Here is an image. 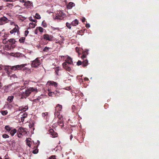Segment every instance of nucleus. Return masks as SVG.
Returning a JSON list of instances; mask_svg holds the SVG:
<instances>
[{"instance_id": "obj_12", "label": "nucleus", "mask_w": 159, "mask_h": 159, "mask_svg": "<svg viewBox=\"0 0 159 159\" xmlns=\"http://www.w3.org/2000/svg\"><path fill=\"white\" fill-rule=\"evenodd\" d=\"M49 132L52 136V137L54 138L57 137V133L55 132L53 129H51L49 130Z\"/></svg>"}, {"instance_id": "obj_31", "label": "nucleus", "mask_w": 159, "mask_h": 159, "mask_svg": "<svg viewBox=\"0 0 159 159\" xmlns=\"http://www.w3.org/2000/svg\"><path fill=\"white\" fill-rule=\"evenodd\" d=\"M29 81H28V80H25V81H24V86H23L25 88L26 87L27 85H28V83L29 82Z\"/></svg>"}, {"instance_id": "obj_46", "label": "nucleus", "mask_w": 159, "mask_h": 159, "mask_svg": "<svg viewBox=\"0 0 159 159\" xmlns=\"http://www.w3.org/2000/svg\"><path fill=\"white\" fill-rule=\"evenodd\" d=\"M29 20L31 22H37V20H33V19H31V17H30L29 18Z\"/></svg>"}, {"instance_id": "obj_63", "label": "nucleus", "mask_w": 159, "mask_h": 159, "mask_svg": "<svg viewBox=\"0 0 159 159\" xmlns=\"http://www.w3.org/2000/svg\"><path fill=\"white\" fill-rule=\"evenodd\" d=\"M2 86V83H0V88H1Z\"/></svg>"}, {"instance_id": "obj_42", "label": "nucleus", "mask_w": 159, "mask_h": 159, "mask_svg": "<svg viewBox=\"0 0 159 159\" xmlns=\"http://www.w3.org/2000/svg\"><path fill=\"white\" fill-rule=\"evenodd\" d=\"M71 89L70 87H65L64 89H63H63H65L66 90H70V89Z\"/></svg>"}, {"instance_id": "obj_10", "label": "nucleus", "mask_w": 159, "mask_h": 159, "mask_svg": "<svg viewBox=\"0 0 159 159\" xmlns=\"http://www.w3.org/2000/svg\"><path fill=\"white\" fill-rule=\"evenodd\" d=\"M64 93L63 89H60V90H56L55 91V95L56 96H59L61 94Z\"/></svg>"}, {"instance_id": "obj_56", "label": "nucleus", "mask_w": 159, "mask_h": 159, "mask_svg": "<svg viewBox=\"0 0 159 159\" xmlns=\"http://www.w3.org/2000/svg\"><path fill=\"white\" fill-rule=\"evenodd\" d=\"M20 1L24 3H25V0H20Z\"/></svg>"}, {"instance_id": "obj_1", "label": "nucleus", "mask_w": 159, "mask_h": 159, "mask_svg": "<svg viewBox=\"0 0 159 159\" xmlns=\"http://www.w3.org/2000/svg\"><path fill=\"white\" fill-rule=\"evenodd\" d=\"M73 62L72 59L69 57L68 56L65 62L62 64L63 66L64 69L68 71H70L71 70V67Z\"/></svg>"}, {"instance_id": "obj_2", "label": "nucleus", "mask_w": 159, "mask_h": 159, "mask_svg": "<svg viewBox=\"0 0 159 159\" xmlns=\"http://www.w3.org/2000/svg\"><path fill=\"white\" fill-rule=\"evenodd\" d=\"M27 64H22L20 65H17L16 66H12L11 67V69L12 70H27L30 72V70L29 69L27 68L26 67H25V66H26Z\"/></svg>"}, {"instance_id": "obj_54", "label": "nucleus", "mask_w": 159, "mask_h": 159, "mask_svg": "<svg viewBox=\"0 0 159 159\" xmlns=\"http://www.w3.org/2000/svg\"><path fill=\"white\" fill-rule=\"evenodd\" d=\"M39 98H36L35 99H34L33 100V101H36L37 100H39Z\"/></svg>"}, {"instance_id": "obj_49", "label": "nucleus", "mask_w": 159, "mask_h": 159, "mask_svg": "<svg viewBox=\"0 0 159 159\" xmlns=\"http://www.w3.org/2000/svg\"><path fill=\"white\" fill-rule=\"evenodd\" d=\"M29 33V31H28V30L25 31V36H26L27 35V34H28Z\"/></svg>"}, {"instance_id": "obj_48", "label": "nucleus", "mask_w": 159, "mask_h": 159, "mask_svg": "<svg viewBox=\"0 0 159 159\" xmlns=\"http://www.w3.org/2000/svg\"><path fill=\"white\" fill-rule=\"evenodd\" d=\"M38 30H37V27H36V29H35V30L34 31V33L35 34H38Z\"/></svg>"}, {"instance_id": "obj_14", "label": "nucleus", "mask_w": 159, "mask_h": 159, "mask_svg": "<svg viewBox=\"0 0 159 159\" xmlns=\"http://www.w3.org/2000/svg\"><path fill=\"white\" fill-rule=\"evenodd\" d=\"M18 131L19 133H20V134H25L26 133V131L25 129H24V128L22 127L19 128Z\"/></svg>"}, {"instance_id": "obj_3", "label": "nucleus", "mask_w": 159, "mask_h": 159, "mask_svg": "<svg viewBox=\"0 0 159 159\" xmlns=\"http://www.w3.org/2000/svg\"><path fill=\"white\" fill-rule=\"evenodd\" d=\"M38 92V89L35 87H30L29 89H26L25 92H23L24 96L28 97L32 92Z\"/></svg>"}, {"instance_id": "obj_36", "label": "nucleus", "mask_w": 159, "mask_h": 159, "mask_svg": "<svg viewBox=\"0 0 159 159\" xmlns=\"http://www.w3.org/2000/svg\"><path fill=\"white\" fill-rule=\"evenodd\" d=\"M35 18L36 19H40L41 18V17L39 14L38 13H36L35 15Z\"/></svg>"}, {"instance_id": "obj_58", "label": "nucleus", "mask_w": 159, "mask_h": 159, "mask_svg": "<svg viewBox=\"0 0 159 159\" xmlns=\"http://www.w3.org/2000/svg\"><path fill=\"white\" fill-rule=\"evenodd\" d=\"M56 70H59V68L58 67H56Z\"/></svg>"}, {"instance_id": "obj_50", "label": "nucleus", "mask_w": 159, "mask_h": 159, "mask_svg": "<svg viewBox=\"0 0 159 159\" xmlns=\"http://www.w3.org/2000/svg\"><path fill=\"white\" fill-rule=\"evenodd\" d=\"M86 57V56L84 54L83 55L81 56V59H84V58H85Z\"/></svg>"}, {"instance_id": "obj_21", "label": "nucleus", "mask_w": 159, "mask_h": 159, "mask_svg": "<svg viewBox=\"0 0 159 159\" xmlns=\"http://www.w3.org/2000/svg\"><path fill=\"white\" fill-rule=\"evenodd\" d=\"M79 24V21L77 19H75V20H73L71 22V25H73V26H76V25H78Z\"/></svg>"}, {"instance_id": "obj_44", "label": "nucleus", "mask_w": 159, "mask_h": 159, "mask_svg": "<svg viewBox=\"0 0 159 159\" xmlns=\"http://www.w3.org/2000/svg\"><path fill=\"white\" fill-rule=\"evenodd\" d=\"M48 159H56L55 156H52L50 157H49Z\"/></svg>"}, {"instance_id": "obj_32", "label": "nucleus", "mask_w": 159, "mask_h": 159, "mask_svg": "<svg viewBox=\"0 0 159 159\" xmlns=\"http://www.w3.org/2000/svg\"><path fill=\"white\" fill-rule=\"evenodd\" d=\"M1 112L2 115H6L8 113V112L7 111H1Z\"/></svg>"}, {"instance_id": "obj_13", "label": "nucleus", "mask_w": 159, "mask_h": 159, "mask_svg": "<svg viewBox=\"0 0 159 159\" xmlns=\"http://www.w3.org/2000/svg\"><path fill=\"white\" fill-rule=\"evenodd\" d=\"M7 19L5 17H3L0 18V25H3L7 22Z\"/></svg>"}, {"instance_id": "obj_34", "label": "nucleus", "mask_w": 159, "mask_h": 159, "mask_svg": "<svg viewBox=\"0 0 159 159\" xmlns=\"http://www.w3.org/2000/svg\"><path fill=\"white\" fill-rule=\"evenodd\" d=\"M25 39V37H22L20 38V39L19 40V41L20 43H23L24 42Z\"/></svg>"}, {"instance_id": "obj_19", "label": "nucleus", "mask_w": 159, "mask_h": 159, "mask_svg": "<svg viewBox=\"0 0 159 159\" xmlns=\"http://www.w3.org/2000/svg\"><path fill=\"white\" fill-rule=\"evenodd\" d=\"M48 95L49 96L52 97L53 94L55 95V92H52L50 87L48 88Z\"/></svg>"}, {"instance_id": "obj_53", "label": "nucleus", "mask_w": 159, "mask_h": 159, "mask_svg": "<svg viewBox=\"0 0 159 159\" xmlns=\"http://www.w3.org/2000/svg\"><path fill=\"white\" fill-rule=\"evenodd\" d=\"M15 0H6V2H14Z\"/></svg>"}, {"instance_id": "obj_62", "label": "nucleus", "mask_w": 159, "mask_h": 159, "mask_svg": "<svg viewBox=\"0 0 159 159\" xmlns=\"http://www.w3.org/2000/svg\"><path fill=\"white\" fill-rule=\"evenodd\" d=\"M73 137H72V135H70V139H72V138H73Z\"/></svg>"}, {"instance_id": "obj_43", "label": "nucleus", "mask_w": 159, "mask_h": 159, "mask_svg": "<svg viewBox=\"0 0 159 159\" xmlns=\"http://www.w3.org/2000/svg\"><path fill=\"white\" fill-rule=\"evenodd\" d=\"M52 29L54 31V30H57L58 31H61L59 29V28H52Z\"/></svg>"}, {"instance_id": "obj_39", "label": "nucleus", "mask_w": 159, "mask_h": 159, "mask_svg": "<svg viewBox=\"0 0 159 159\" xmlns=\"http://www.w3.org/2000/svg\"><path fill=\"white\" fill-rule=\"evenodd\" d=\"M9 137V135L7 134H3L2 135V137L4 139H7V138H8Z\"/></svg>"}, {"instance_id": "obj_5", "label": "nucleus", "mask_w": 159, "mask_h": 159, "mask_svg": "<svg viewBox=\"0 0 159 159\" xmlns=\"http://www.w3.org/2000/svg\"><path fill=\"white\" fill-rule=\"evenodd\" d=\"M42 61L38 58H37L31 62V66L32 67H38L41 64Z\"/></svg>"}, {"instance_id": "obj_18", "label": "nucleus", "mask_w": 159, "mask_h": 159, "mask_svg": "<svg viewBox=\"0 0 159 159\" xmlns=\"http://www.w3.org/2000/svg\"><path fill=\"white\" fill-rule=\"evenodd\" d=\"M2 67L4 68V70H5L6 71V73L7 75H9L10 74V72L9 71V67L8 66H3L2 65Z\"/></svg>"}, {"instance_id": "obj_9", "label": "nucleus", "mask_w": 159, "mask_h": 159, "mask_svg": "<svg viewBox=\"0 0 159 159\" xmlns=\"http://www.w3.org/2000/svg\"><path fill=\"white\" fill-rule=\"evenodd\" d=\"M43 38L44 39L46 40L51 41L53 40V37L52 35H49L48 34H45L43 35Z\"/></svg>"}, {"instance_id": "obj_52", "label": "nucleus", "mask_w": 159, "mask_h": 159, "mask_svg": "<svg viewBox=\"0 0 159 159\" xmlns=\"http://www.w3.org/2000/svg\"><path fill=\"white\" fill-rule=\"evenodd\" d=\"M85 18H84V17H83L81 20L83 22H84L85 21Z\"/></svg>"}, {"instance_id": "obj_37", "label": "nucleus", "mask_w": 159, "mask_h": 159, "mask_svg": "<svg viewBox=\"0 0 159 159\" xmlns=\"http://www.w3.org/2000/svg\"><path fill=\"white\" fill-rule=\"evenodd\" d=\"M59 119L61 120L60 121L58 122L59 125H60L61 126H63V121H62L60 117H59Z\"/></svg>"}, {"instance_id": "obj_26", "label": "nucleus", "mask_w": 159, "mask_h": 159, "mask_svg": "<svg viewBox=\"0 0 159 159\" xmlns=\"http://www.w3.org/2000/svg\"><path fill=\"white\" fill-rule=\"evenodd\" d=\"M12 129L11 127H10V126H8V125H6V126H5V129L8 132H10V131Z\"/></svg>"}, {"instance_id": "obj_60", "label": "nucleus", "mask_w": 159, "mask_h": 159, "mask_svg": "<svg viewBox=\"0 0 159 159\" xmlns=\"http://www.w3.org/2000/svg\"><path fill=\"white\" fill-rule=\"evenodd\" d=\"M84 80H86V81H87V80H88L89 79H88V78H84Z\"/></svg>"}, {"instance_id": "obj_29", "label": "nucleus", "mask_w": 159, "mask_h": 159, "mask_svg": "<svg viewBox=\"0 0 159 159\" xmlns=\"http://www.w3.org/2000/svg\"><path fill=\"white\" fill-rule=\"evenodd\" d=\"M37 30H38V31L40 33H43L44 31V29H43V28L40 26L37 27Z\"/></svg>"}, {"instance_id": "obj_38", "label": "nucleus", "mask_w": 159, "mask_h": 159, "mask_svg": "<svg viewBox=\"0 0 159 159\" xmlns=\"http://www.w3.org/2000/svg\"><path fill=\"white\" fill-rule=\"evenodd\" d=\"M42 25L43 26L44 28H46V27L47 26V25L46 23L44 21H43L42 23Z\"/></svg>"}, {"instance_id": "obj_45", "label": "nucleus", "mask_w": 159, "mask_h": 159, "mask_svg": "<svg viewBox=\"0 0 159 159\" xmlns=\"http://www.w3.org/2000/svg\"><path fill=\"white\" fill-rule=\"evenodd\" d=\"M82 64V62L80 61H79L77 63V64L78 66Z\"/></svg>"}, {"instance_id": "obj_22", "label": "nucleus", "mask_w": 159, "mask_h": 159, "mask_svg": "<svg viewBox=\"0 0 159 159\" xmlns=\"http://www.w3.org/2000/svg\"><path fill=\"white\" fill-rule=\"evenodd\" d=\"M61 150V148L60 146H57L55 148H54L52 149V151L53 152H59Z\"/></svg>"}, {"instance_id": "obj_15", "label": "nucleus", "mask_w": 159, "mask_h": 159, "mask_svg": "<svg viewBox=\"0 0 159 159\" xmlns=\"http://www.w3.org/2000/svg\"><path fill=\"white\" fill-rule=\"evenodd\" d=\"M24 5L25 6L26 8H29L30 6L32 5L31 2L29 1L25 2V3H24Z\"/></svg>"}, {"instance_id": "obj_20", "label": "nucleus", "mask_w": 159, "mask_h": 159, "mask_svg": "<svg viewBox=\"0 0 159 159\" xmlns=\"http://www.w3.org/2000/svg\"><path fill=\"white\" fill-rule=\"evenodd\" d=\"M60 37L61 38V39L59 41H57V43H59V44H61L63 43L64 41V40H65V39L64 37H62V36H60Z\"/></svg>"}, {"instance_id": "obj_27", "label": "nucleus", "mask_w": 159, "mask_h": 159, "mask_svg": "<svg viewBox=\"0 0 159 159\" xmlns=\"http://www.w3.org/2000/svg\"><path fill=\"white\" fill-rule=\"evenodd\" d=\"M14 98V96H9L7 98V100L9 102H12L13 99Z\"/></svg>"}, {"instance_id": "obj_64", "label": "nucleus", "mask_w": 159, "mask_h": 159, "mask_svg": "<svg viewBox=\"0 0 159 159\" xmlns=\"http://www.w3.org/2000/svg\"><path fill=\"white\" fill-rule=\"evenodd\" d=\"M3 42L4 43H6V40H4L3 41Z\"/></svg>"}, {"instance_id": "obj_23", "label": "nucleus", "mask_w": 159, "mask_h": 159, "mask_svg": "<svg viewBox=\"0 0 159 159\" xmlns=\"http://www.w3.org/2000/svg\"><path fill=\"white\" fill-rule=\"evenodd\" d=\"M36 22H33L29 24V26L30 28H34L36 25Z\"/></svg>"}, {"instance_id": "obj_59", "label": "nucleus", "mask_w": 159, "mask_h": 159, "mask_svg": "<svg viewBox=\"0 0 159 159\" xmlns=\"http://www.w3.org/2000/svg\"><path fill=\"white\" fill-rule=\"evenodd\" d=\"M79 49V48H78V47H76V51H78V50Z\"/></svg>"}, {"instance_id": "obj_41", "label": "nucleus", "mask_w": 159, "mask_h": 159, "mask_svg": "<svg viewBox=\"0 0 159 159\" xmlns=\"http://www.w3.org/2000/svg\"><path fill=\"white\" fill-rule=\"evenodd\" d=\"M38 150L37 149H35L33 150V153H34V154H36V153H38Z\"/></svg>"}, {"instance_id": "obj_4", "label": "nucleus", "mask_w": 159, "mask_h": 159, "mask_svg": "<svg viewBox=\"0 0 159 159\" xmlns=\"http://www.w3.org/2000/svg\"><path fill=\"white\" fill-rule=\"evenodd\" d=\"M65 17H66V14H64L61 11H58L54 19L58 20H62Z\"/></svg>"}, {"instance_id": "obj_55", "label": "nucleus", "mask_w": 159, "mask_h": 159, "mask_svg": "<svg viewBox=\"0 0 159 159\" xmlns=\"http://www.w3.org/2000/svg\"><path fill=\"white\" fill-rule=\"evenodd\" d=\"M2 67L3 66L2 64H0V70H2Z\"/></svg>"}, {"instance_id": "obj_30", "label": "nucleus", "mask_w": 159, "mask_h": 159, "mask_svg": "<svg viewBox=\"0 0 159 159\" xmlns=\"http://www.w3.org/2000/svg\"><path fill=\"white\" fill-rule=\"evenodd\" d=\"M30 139H31L30 138L27 139H26L27 144V145H28V146L30 147Z\"/></svg>"}, {"instance_id": "obj_17", "label": "nucleus", "mask_w": 159, "mask_h": 159, "mask_svg": "<svg viewBox=\"0 0 159 159\" xmlns=\"http://www.w3.org/2000/svg\"><path fill=\"white\" fill-rule=\"evenodd\" d=\"M75 5V4L74 3L70 2H69L68 5H67V8L68 9H71L73 7H74Z\"/></svg>"}, {"instance_id": "obj_51", "label": "nucleus", "mask_w": 159, "mask_h": 159, "mask_svg": "<svg viewBox=\"0 0 159 159\" xmlns=\"http://www.w3.org/2000/svg\"><path fill=\"white\" fill-rule=\"evenodd\" d=\"M86 28H89L90 27V25L89 24H87L86 25Z\"/></svg>"}, {"instance_id": "obj_57", "label": "nucleus", "mask_w": 159, "mask_h": 159, "mask_svg": "<svg viewBox=\"0 0 159 159\" xmlns=\"http://www.w3.org/2000/svg\"><path fill=\"white\" fill-rule=\"evenodd\" d=\"M3 8V6H0V10L2 9Z\"/></svg>"}, {"instance_id": "obj_11", "label": "nucleus", "mask_w": 159, "mask_h": 159, "mask_svg": "<svg viewBox=\"0 0 159 159\" xmlns=\"http://www.w3.org/2000/svg\"><path fill=\"white\" fill-rule=\"evenodd\" d=\"M19 31V28L17 25H15V27L10 31V33L11 34H13L15 33H18Z\"/></svg>"}, {"instance_id": "obj_61", "label": "nucleus", "mask_w": 159, "mask_h": 159, "mask_svg": "<svg viewBox=\"0 0 159 159\" xmlns=\"http://www.w3.org/2000/svg\"><path fill=\"white\" fill-rule=\"evenodd\" d=\"M12 76L13 78H15V77H16V76L15 75H12Z\"/></svg>"}, {"instance_id": "obj_7", "label": "nucleus", "mask_w": 159, "mask_h": 159, "mask_svg": "<svg viewBox=\"0 0 159 159\" xmlns=\"http://www.w3.org/2000/svg\"><path fill=\"white\" fill-rule=\"evenodd\" d=\"M62 108V106L61 105H60V104H58L57 105L55 109L56 112L55 114V116L58 117V116L60 115L59 111H61Z\"/></svg>"}, {"instance_id": "obj_33", "label": "nucleus", "mask_w": 159, "mask_h": 159, "mask_svg": "<svg viewBox=\"0 0 159 159\" xmlns=\"http://www.w3.org/2000/svg\"><path fill=\"white\" fill-rule=\"evenodd\" d=\"M8 41L10 43H14L15 42V40L13 39H9V40H8Z\"/></svg>"}, {"instance_id": "obj_16", "label": "nucleus", "mask_w": 159, "mask_h": 159, "mask_svg": "<svg viewBox=\"0 0 159 159\" xmlns=\"http://www.w3.org/2000/svg\"><path fill=\"white\" fill-rule=\"evenodd\" d=\"M21 112H20V115H21V121L23 122L25 119V118L27 116V114L26 113V112H25L23 113V114H21Z\"/></svg>"}, {"instance_id": "obj_6", "label": "nucleus", "mask_w": 159, "mask_h": 159, "mask_svg": "<svg viewBox=\"0 0 159 159\" xmlns=\"http://www.w3.org/2000/svg\"><path fill=\"white\" fill-rule=\"evenodd\" d=\"M46 85L48 86V88L50 87V89H53V88L52 87V86H53V87L56 88L58 84L57 83L54 82V81H50L47 82Z\"/></svg>"}, {"instance_id": "obj_28", "label": "nucleus", "mask_w": 159, "mask_h": 159, "mask_svg": "<svg viewBox=\"0 0 159 159\" xmlns=\"http://www.w3.org/2000/svg\"><path fill=\"white\" fill-rule=\"evenodd\" d=\"M87 65H88V61L87 60H85L83 61L82 65L83 67H85Z\"/></svg>"}, {"instance_id": "obj_24", "label": "nucleus", "mask_w": 159, "mask_h": 159, "mask_svg": "<svg viewBox=\"0 0 159 159\" xmlns=\"http://www.w3.org/2000/svg\"><path fill=\"white\" fill-rule=\"evenodd\" d=\"M28 106H25L24 107H19V110L20 111H25L27 110H28Z\"/></svg>"}, {"instance_id": "obj_8", "label": "nucleus", "mask_w": 159, "mask_h": 159, "mask_svg": "<svg viewBox=\"0 0 159 159\" xmlns=\"http://www.w3.org/2000/svg\"><path fill=\"white\" fill-rule=\"evenodd\" d=\"M12 85L13 84H11L7 86H5L4 87V90L5 92H11L14 89L12 86Z\"/></svg>"}, {"instance_id": "obj_40", "label": "nucleus", "mask_w": 159, "mask_h": 159, "mask_svg": "<svg viewBox=\"0 0 159 159\" xmlns=\"http://www.w3.org/2000/svg\"><path fill=\"white\" fill-rule=\"evenodd\" d=\"M49 48H49V47H45L44 48L43 50L44 51L47 52L49 50Z\"/></svg>"}, {"instance_id": "obj_47", "label": "nucleus", "mask_w": 159, "mask_h": 159, "mask_svg": "<svg viewBox=\"0 0 159 159\" xmlns=\"http://www.w3.org/2000/svg\"><path fill=\"white\" fill-rule=\"evenodd\" d=\"M48 114L47 112H44L42 114V116L43 117H45V116H47Z\"/></svg>"}, {"instance_id": "obj_35", "label": "nucleus", "mask_w": 159, "mask_h": 159, "mask_svg": "<svg viewBox=\"0 0 159 159\" xmlns=\"http://www.w3.org/2000/svg\"><path fill=\"white\" fill-rule=\"evenodd\" d=\"M66 26L69 29H71V24H70L69 23H68V22H67L66 23Z\"/></svg>"}, {"instance_id": "obj_25", "label": "nucleus", "mask_w": 159, "mask_h": 159, "mask_svg": "<svg viewBox=\"0 0 159 159\" xmlns=\"http://www.w3.org/2000/svg\"><path fill=\"white\" fill-rule=\"evenodd\" d=\"M16 131H17V130H16V129H11V130L10 131V133L11 134V136H14V134H15L16 133Z\"/></svg>"}]
</instances>
